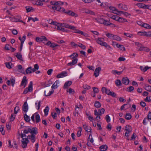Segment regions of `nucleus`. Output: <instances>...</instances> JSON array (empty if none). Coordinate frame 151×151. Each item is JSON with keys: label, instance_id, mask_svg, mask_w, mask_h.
<instances>
[{"label": "nucleus", "instance_id": "ddd939ff", "mask_svg": "<svg viewBox=\"0 0 151 151\" xmlns=\"http://www.w3.org/2000/svg\"><path fill=\"white\" fill-rule=\"evenodd\" d=\"M101 70V68L100 67H98L96 69L94 73L96 77H97L99 76Z\"/></svg>", "mask_w": 151, "mask_h": 151}, {"label": "nucleus", "instance_id": "412c9836", "mask_svg": "<svg viewBox=\"0 0 151 151\" xmlns=\"http://www.w3.org/2000/svg\"><path fill=\"white\" fill-rule=\"evenodd\" d=\"M18 68L17 70L21 73H22L23 74L24 71V68L22 67L21 65H19L17 66Z\"/></svg>", "mask_w": 151, "mask_h": 151}, {"label": "nucleus", "instance_id": "5fc2aeb1", "mask_svg": "<svg viewBox=\"0 0 151 151\" xmlns=\"http://www.w3.org/2000/svg\"><path fill=\"white\" fill-rule=\"evenodd\" d=\"M111 23L108 21L104 20L103 24L106 26H109L111 25Z\"/></svg>", "mask_w": 151, "mask_h": 151}, {"label": "nucleus", "instance_id": "c03bdc74", "mask_svg": "<svg viewBox=\"0 0 151 151\" xmlns=\"http://www.w3.org/2000/svg\"><path fill=\"white\" fill-rule=\"evenodd\" d=\"M106 37L108 38L113 39L114 35L109 33H107L106 34Z\"/></svg>", "mask_w": 151, "mask_h": 151}, {"label": "nucleus", "instance_id": "f257e3e1", "mask_svg": "<svg viewBox=\"0 0 151 151\" xmlns=\"http://www.w3.org/2000/svg\"><path fill=\"white\" fill-rule=\"evenodd\" d=\"M50 4L52 5L51 7L52 9L58 11L60 12H63L68 14L69 15L73 16L76 15L75 17L77 16V15L75 14L73 12L70 10L65 11V10L63 8H61L60 5H63V3L60 1H51Z\"/></svg>", "mask_w": 151, "mask_h": 151}, {"label": "nucleus", "instance_id": "69168bd1", "mask_svg": "<svg viewBox=\"0 0 151 151\" xmlns=\"http://www.w3.org/2000/svg\"><path fill=\"white\" fill-rule=\"evenodd\" d=\"M135 44L139 48H140L142 46V45L138 42H135Z\"/></svg>", "mask_w": 151, "mask_h": 151}, {"label": "nucleus", "instance_id": "0e129e2a", "mask_svg": "<svg viewBox=\"0 0 151 151\" xmlns=\"http://www.w3.org/2000/svg\"><path fill=\"white\" fill-rule=\"evenodd\" d=\"M88 140L90 141L91 143H93V140L91 134H90L89 135Z\"/></svg>", "mask_w": 151, "mask_h": 151}, {"label": "nucleus", "instance_id": "3c124183", "mask_svg": "<svg viewBox=\"0 0 151 151\" xmlns=\"http://www.w3.org/2000/svg\"><path fill=\"white\" fill-rule=\"evenodd\" d=\"M26 9L27 12H31L32 10L33 9L32 7L30 6H26Z\"/></svg>", "mask_w": 151, "mask_h": 151}, {"label": "nucleus", "instance_id": "6e6552de", "mask_svg": "<svg viewBox=\"0 0 151 151\" xmlns=\"http://www.w3.org/2000/svg\"><path fill=\"white\" fill-rule=\"evenodd\" d=\"M36 40L37 42H42L44 40L47 41V39L46 37L44 36H42L41 37H37L36 38Z\"/></svg>", "mask_w": 151, "mask_h": 151}, {"label": "nucleus", "instance_id": "774afa93", "mask_svg": "<svg viewBox=\"0 0 151 151\" xmlns=\"http://www.w3.org/2000/svg\"><path fill=\"white\" fill-rule=\"evenodd\" d=\"M51 114L52 116L54 119H55L57 116V114L55 112H52Z\"/></svg>", "mask_w": 151, "mask_h": 151}, {"label": "nucleus", "instance_id": "c9c22d12", "mask_svg": "<svg viewBox=\"0 0 151 151\" xmlns=\"http://www.w3.org/2000/svg\"><path fill=\"white\" fill-rule=\"evenodd\" d=\"M111 73L114 74H117L119 75H120L122 73V71H118L116 70H112Z\"/></svg>", "mask_w": 151, "mask_h": 151}, {"label": "nucleus", "instance_id": "f03ea898", "mask_svg": "<svg viewBox=\"0 0 151 151\" xmlns=\"http://www.w3.org/2000/svg\"><path fill=\"white\" fill-rule=\"evenodd\" d=\"M23 133L26 134L30 133L31 134L32 133H35V134H36L38 133L37 129L36 127L28 128L24 130Z\"/></svg>", "mask_w": 151, "mask_h": 151}, {"label": "nucleus", "instance_id": "6e6d98bb", "mask_svg": "<svg viewBox=\"0 0 151 151\" xmlns=\"http://www.w3.org/2000/svg\"><path fill=\"white\" fill-rule=\"evenodd\" d=\"M19 110V107L18 106H16L14 109V114H17L18 111Z\"/></svg>", "mask_w": 151, "mask_h": 151}, {"label": "nucleus", "instance_id": "a19ab883", "mask_svg": "<svg viewBox=\"0 0 151 151\" xmlns=\"http://www.w3.org/2000/svg\"><path fill=\"white\" fill-rule=\"evenodd\" d=\"M32 20L33 22H35L36 21H38V19L37 17H35V18H33L32 17H29L28 19V22H29V21Z\"/></svg>", "mask_w": 151, "mask_h": 151}, {"label": "nucleus", "instance_id": "9b49d317", "mask_svg": "<svg viewBox=\"0 0 151 151\" xmlns=\"http://www.w3.org/2000/svg\"><path fill=\"white\" fill-rule=\"evenodd\" d=\"M10 20L12 22H19L23 23L24 24H26V23L25 22H24L22 20H20V19H17L14 17H10Z\"/></svg>", "mask_w": 151, "mask_h": 151}, {"label": "nucleus", "instance_id": "f704fd0d", "mask_svg": "<svg viewBox=\"0 0 151 151\" xmlns=\"http://www.w3.org/2000/svg\"><path fill=\"white\" fill-rule=\"evenodd\" d=\"M94 105L96 108H99L101 106V104L99 101H95Z\"/></svg>", "mask_w": 151, "mask_h": 151}, {"label": "nucleus", "instance_id": "4d7b16f0", "mask_svg": "<svg viewBox=\"0 0 151 151\" xmlns=\"http://www.w3.org/2000/svg\"><path fill=\"white\" fill-rule=\"evenodd\" d=\"M120 12H121L119 13V15L121 14H123L125 16H128L129 15H130L128 13L126 12H124L122 11H119Z\"/></svg>", "mask_w": 151, "mask_h": 151}, {"label": "nucleus", "instance_id": "393cba45", "mask_svg": "<svg viewBox=\"0 0 151 151\" xmlns=\"http://www.w3.org/2000/svg\"><path fill=\"white\" fill-rule=\"evenodd\" d=\"M58 83L59 81L58 80H56L52 86V89L57 88L58 87Z\"/></svg>", "mask_w": 151, "mask_h": 151}, {"label": "nucleus", "instance_id": "4468645a", "mask_svg": "<svg viewBox=\"0 0 151 151\" xmlns=\"http://www.w3.org/2000/svg\"><path fill=\"white\" fill-rule=\"evenodd\" d=\"M122 81V83L126 85H128L129 82V79L127 77L123 78Z\"/></svg>", "mask_w": 151, "mask_h": 151}, {"label": "nucleus", "instance_id": "f8f14e48", "mask_svg": "<svg viewBox=\"0 0 151 151\" xmlns=\"http://www.w3.org/2000/svg\"><path fill=\"white\" fill-rule=\"evenodd\" d=\"M49 89H47L44 91V94L45 96H50L54 92V91L52 90L51 91H49Z\"/></svg>", "mask_w": 151, "mask_h": 151}, {"label": "nucleus", "instance_id": "2eb2a0df", "mask_svg": "<svg viewBox=\"0 0 151 151\" xmlns=\"http://www.w3.org/2000/svg\"><path fill=\"white\" fill-rule=\"evenodd\" d=\"M32 68L31 67L27 68L25 72L24 71L23 74L26 75L28 74H30L32 73Z\"/></svg>", "mask_w": 151, "mask_h": 151}, {"label": "nucleus", "instance_id": "603ef678", "mask_svg": "<svg viewBox=\"0 0 151 151\" xmlns=\"http://www.w3.org/2000/svg\"><path fill=\"white\" fill-rule=\"evenodd\" d=\"M5 64L7 68L9 69H10L12 68L11 65L12 63L11 62L6 63Z\"/></svg>", "mask_w": 151, "mask_h": 151}, {"label": "nucleus", "instance_id": "f3484780", "mask_svg": "<svg viewBox=\"0 0 151 151\" xmlns=\"http://www.w3.org/2000/svg\"><path fill=\"white\" fill-rule=\"evenodd\" d=\"M47 45L51 47L54 48L58 46L59 45L58 44H56L55 43H52L51 41H48V43L47 44Z\"/></svg>", "mask_w": 151, "mask_h": 151}, {"label": "nucleus", "instance_id": "0eeeda50", "mask_svg": "<svg viewBox=\"0 0 151 151\" xmlns=\"http://www.w3.org/2000/svg\"><path fill=\"white\" fill-rule=\"evenodd\" d=\"M27 83V80L26 76H24L23 77L21 83L20 84V86H24V88L26 87V84Z\"/></svg>", "mask_w": 151, "mask_h": 151}, {"label": "nucleus", "instance_id": "4c0bfd02", "mask_svg": "<svg viewBox=\"0 0 151 151\" xmlns=\"http://www.w3.org/2000/svg\"><path fill=\"white\" fill-rule=\"evenodd\" d=\"M79 130L78 131L77 133V136L78 137H80L81 135V132L82 131V128L81 127H78Z\"/></svg>", "mask_w": 151, "mask_h": 151}, {"label": "nucleus", "instance_id": "864d4df0", "mask_svg": "<svg viewBox=\"0 0 151 151\" xmlns=\"http://www.w3.org/2000/svg\"><path fill=\"white\" fill-rule=\"evenodd\" d=\"M101 45L104 46L106 47L108 49L111 48V47H110V46L106 42H103Z\"/></svg>", "mask_w": 151, "mask_h": 151}, {"label": "nucleus", "instance_id": "a211bd4d", "mask_svg": "<svg viewBox=\"0 0 151 151\" xmlns=\"http://www.w3.org/2000/svg\"><path fill=\"white\" fill-rule=\"evenodd\" d=\"M73 32L81 34L85 37H87L88 36V35L87 33H84L83 31H80L79 29H76V31H74Z\"/></svg>", "mask_w": 151, "mask_h": 151}, {"label": "nucleus", "instance_id": "6ab92c4d", "mask_svg": "<svg viewBox=\"0 0 151 151\" xmlns=\"http://www.w3.org/2000/svg\"><path fill=\"white\" fill-rule=\"evenodd\" d=\"M78 59L77 58H74V59L72 60L71 62L68 63L67 64L68 66H71L73 65H74L76 64L78 62Z\"/></svg>", "mask_w": 151, "mask_h": 151}, {"label": "nucleus", "instance_id": "b1692460", "mask_svg": "<svg viewBox=\"0 0 151 151\" xmlns=\"http://www.w3.org/2000/svg\"><path fill=\"white\" fill-rule=\"evenodd\" d=\"M83 127L84 129L86 131L88 132H91V128L90 127L86 126V125H83Z\"/></svg>", "mask_w": 151, "mask_h": 151}, {"label": "nucleus", "instance_id": "c756f323", "mask_svg": "<svg viewBox=\"0 0 151 151\" xmlns=\"http://www.w3.org/2000/svg\"><path fill=\"white\" fill-rule=\"evenodd\" d=\"M125 130L127 132H131L132 131L131 127L128 125H127L125 127Z\"/></svg>", "mask_w": 151, "mask_h": 151}, {"label": "nucleus", "instance_id": "bb28decb", "mask_svg": "<svg viewBox=\"0 0 151 151\" xmlns=\"http://www.w3.org/2000/svg\"><path fill=\"white\" fill-rule=\"evenodd\" d=\"M117 21L120 23H124L125 22H127V20L124 18L121 17H119Z\"/></svg>", "mask_w": 151, "mask_h": 151}, {"label": "nucleus", "instance_id": "2f4dec72", "mask_svg": "<svg viewBox=\"0 0 151 151\" xmlns=\"http://www.w3.org/2000/svg\"><path fill=\"white\" fill-rule=\"evenodd\" d=\"M96 20L97 22H98L99 23H100L101 24H104V20L103 18H99L96 19Z\"/></svg>", "mask_w": 151, "mask_h": 151}, {"label": "nucleus", "instance_id": "72a5a7b5", "mask_svg": "<svg viewBox=\"0 0 151 151\" xmlns=\"http://www.w3.org/2000/svg\"><path fill=\"white\" fill-rule=\"evenodd\" d=\"M132 116L129 113H127L125 115V118L126 119L129 120L132 118Z\"/></svg>", "mask_w": 151, "mask_h": 151}, {"label": "nucleus", "instance_id": "ea45409f", "mask_svg": "<svg viewBox=\"0 0 151 151\" xmlns=\"http://www.w3.org/2000/svg\"><path fill=\"white\" fill-rule=\"evenodd\" d=\"M49 110V108L48 106H47L45 107V109L44 110V111L45 113V115L47 116L48 114V112Z\"/></svg>", "mask_w": 151, "mask_h": 151}, {"label": "nucleus", "instance_id": "a18cd8bd", "mask_svg": "<svg viewBox=\"0 0 151 151\" xmlns=\"http://www.w3.org/2000/svg\"><path fill=\"white\" fill-rule=\"evenodd\" d=\"M36 122L37 123L40 121V118L39 114H36L35 116Z\"/></svg>", "mask_w": 151, "mask_h": 151}, {"label": "nucleus", "instance_id": "bf43d9fd", "mask_svg": "<svg viewBox=\"0 0 151 151\" xmlns=\"http://www.w3.org/2000/svg\"><path fill=\"white\" fill-rule=\"evenodd\" d=\"M26 36L25 35H24L23 37L22 38H21V37H20L19 38V39L21 41V42H22L23 41V43H24V41L26 39Z\"/></svg>", "mask_w": 151, "mask_h": 151}, {"label": "nucleus", "instance_id": "338daca9", "mask_svg": "<svg viewBox=\"0 0 151 151\" xmlns=\"http://www.w3.org/2000/svg\"><path fill=\"white\" fill-rule=\"evenodd\" d=\"M134 88L132 86H129L128 88V91L131 92L134 90Z\"/></svg>", "mask_w": 151, "mask_h": 151}, {"label": "nucleus", "instance_id": "aec40b11", "mask_svg": "<svg viewBox=\"0 0 151 151\" xmlns=\"http://www.w3.org/2000/svg\"><path fill=\"white\" fill-rule=\"evenodd\" d=\"M95 40L97 43L101 45H102V44L104 42L103 41L104 39L102 38L98 37L97 39H96Z\"/></svg>", "mask_w": 151, "mask_h": 151}, {"label": "nucleus", "instance_id": "49530a36", "mask_svg": "<svg viewBox=\"0 0 151 151\" xmlns=\"http://www.w3.org/2000/svg\"><path fill=\"white\" fill-rule=\"evenodd\" d=\"M67 92H69L70 94H73L75 92L74 90L71 88L67 89L66 91Z\"/></svg>", "mask_w": 151, "mask_h": 151}, {"label": "nucleus", "instance_id": "79ce46f5", "mask_svg": "<svg viewBox=\"0 0 151 151\" xmlns=\"http://www.w3.org/2000/svg\"><path fill=\"white\" fill-rule=\"evenodd\" d=\"M43 1L42 0H39L37 1L35 4L38 6H42L43 5V3L42 2Z\"/></svg>", "mask_w": 151, "mask_h": 151}, {"label": "nucleus", "instance_id": "58836bf2", "mask_svg": "<svg viewBox=\"0 0 151 151\" xmlns=\"http://www.w3.org/2000/svg\"><path fill=\"white\" fill-rule=\"evenodd\" d=\"M24 117L25 120L27 122L30 121V119L29 116L27 115L26 114H25L24 115Z\"/></svg>", "mask_w": 151, "mask_h": 151}, {"label": "nucleus", "instance_id": "cd10ccee", "mask_svg": "<svg viewBox=\"0 0 151 151\" xmlns=\"http://www.w3.org/2000/svg\"><path fill=\"white\" fill-rule=\"evenodd\" d=\"M15 55L18 59L23 61L22 59V56L20 53H15Z\"/></svg>", "mask_w": 151, "mask_h": 151}, {"label": "nucleus", "instance_id": "7ed1b4c3", "mask_svg": "<svg viewBox=\"0 0 151 151\" xmlns=\"http://www.w3.org/2000/svg\"><path fill=\"white\" fill-rule=\"evenodd\" d=\"M29 141L27 138H25L22 139L21 140V145L23 148H25L27 146V144L29 143Z\"/></svg>", "mask_w": 151, "mask_h": 151}, {"label": "nucleus", "instance_id": "a878e982", "mask_svg": "<svg viewBox=\"0 0 151 151\" xmlns=\"http://www.w3.org/2000/svg\"><path fill=\"white\" fill-rule=\"evenodd\" d=\"M72 83L71 81H69L65 82L64 84L63 88H67L68 87L70 86Z\"/></svg>", "mask_w": 151, "mask_h": 151}, {"label": "nucleus", "instance_id": "e433bc0d", "mask_svg": "<svg viewBox=\"0 0 151 151\" xmlns=\"http://www.w3.org/2000/svg\"><path fill=\"white\" fill-rule=\"evenodd\" d=\"M36 107L37 110H38L41 106V101H40L38 103L36 102L35 103Z\"/></svg>", "mask_w": 151, "mask_h": 151}, {"label": "nucleus", "instance_id": "20e7f679", "mask_svg": "<svg viewBox=\"0 0 151 151\" xmlns=\"http://www.w3.org/2000/svg\"><path fill=\"white\" fill-rule=\"evenodd\" d=\"M32 82H30L28 88H26L23 92V93L26 94L28 92H31L32 91Z\"/></svg>", "mask_w": 151, "mask_h": 151}, {"label": "nucleus", "instance_id": "1a4fd4ad", "mask_svg": "<svg viewBox=\"0 0 151 151\" xmlns=\"http://www.w3.org/2000/svg\"><path fill=\"white\" fill-rule=\"evenodd\" d=\"M22 110L25 113L28 110V106L27 101L25 102L23 105Z\"/></svg>", "mask_w": 151, "mask_h": 151}, {"label": "nucleus", "instance_id": "13d9d810", "mask_svg": "<svg viewBox=\"0 0 151 151\" xmlns=\"http://www.w3.org/2000/svg\"><path fill=\"white\" fill-rule=\"evenodd\" d=\"M49 24H53L54 25H55V26H58V25L59 24H60L58 23H57V22H54L52 20L51 22H49Z\"/></svg>", "mask_w": 151, "mask_h": 151}, {"label": "nucleus", "instance_id": "37998d69", "mask_svg": "<svg viewBox=\"0 0 151 151\" xmlns=\"http://www.w3.org/2000/svg\"><path fill=\"white\" fill-rule=\"evenodd\" d=\"M142 27L148 29H151V26L146 23H143Z\"/></svg>", "mask_w": 151, "mask_h": 151}, {"label": "nucleus", "instance_id": "8fccbe9b", "mask_svg": "<svg viewBox=\"0 0 151 151\" xmlns=\"http://www.w3.org/2000/svg\"><path fill=\"white\" fill-rule=\"evenodd\" d=\"M115 83L117 86H121L122 85L121 81L119 79L115 81Z\"/></svg>", "mask_w": 151, "mask_h": 151}, {"label": "nucleus", "instance_id": "09e8293b", "mask_svg": "<svg viewBox=\"0 0 151 151\" xmlns=\"http://www.w3.org/2000/svg\"><path fill=\"white\" fill-rule=\"evenodd\" d=\"M78 56V53H73L72 54L69 56V57H72V59H74L75 58L77 57Z\"/></svg>", "mask_w": 151, "mask_h": 151}, {"label": "nucleus", "instance_id": "5701e85b", "mask_svg": "<svg viewBox=\"0 0 151 151\" xmlns=\"http://www.w3.org/2000/svg\"><path fill=\"white\" fill-rule=\"evenodd\" d=\"M139 50L140 51H145L148 52L150 51V49L144 46H142L140 48H138Z\"/></svg>", "mask_w": 151, "mask_h": 151}, {"label": "nucleus", "instance_id": "680f3d73", "mask_svg": "<svg viewBox=\"0 0 151 151\" xmlns=\"http://www.w3.org/2000/svg\"><path fill=\"white\" fill-rule=\"evenodd\" d=\"M105 119H106V122H110V121H111V119H110V117H109V116L108 115H106V117H105Z\"/></svg>", "mask_w": 151, "mask_h": 151}, {"label": "nucleus", "instance_id": "de8ad7c7", "mask_svg": "<svg viewBox=\"0 0 151 151\" xmlns=\"http://www.w3.org/2000/svg\"><path fill=\"white\" fill-rule=\"evenodd\" d=\"M136 5L138 7L142 8L144 9V6H145V4L143 3H138L136 4Z\"/></svg>", "mask_w": 151, "mask_h": 151}, {"label": "nucleus", "instance_id": "4be33fe9", "mask_svg": "<svg viewBox=\"0 0 151 151\" xmlns=\"http://www.w3.org/2000/svg\"><path fill=\"white\" fill-rule=\"evenodd\" d=\"M99 148L101 151H106L108 148V146L106 145H103L100 146Z\"/></svg>", "mask_w": 151, "mask_h": 151}, {"label": "nucleus", "instance_id": "9d476101", "mask_svg": "<svg viewBox=\"0 0 151 151\" xmlns=\"http://www.w3.org/2000/svg\"><path fill=\"white\" fill-rule=\"evenodd\" d=\"M67 72L66 71H63L60 73L58 74L57 76V78H63L67 76Z\"/></svg>", "mask_w": 151, "mask_h": 151}, {"label": "nucleus", "instance_id": "423d86ee", "mask_svg": "<svg viewBox=\"0 0 151 151\" xmlns=\"http://www.w3.org/2000/svg\"><path fill=\"white\" fill-rule=\"evenodd\" d=\"M34 134L35 133H32L31 135H29L27 137L28 139H30L32 143H34L36 140V137Z\"/></svg>", "mask_w": 151, "mask_h": 151}, {"label": "nucleus", "instance_id": "e2e57ef3", "mask_svg": "<svg viewBox=\"0 0 151 151\" xmlns=\"http://www.w3.org/2000/svg\"><path fill=\"white\" fill-rule=\"evenodd\" d=\"M93 89L94 93H98L99 92V90L97 88L95 87H93Z\"/></svg>", "mask_w": 151, "mask_h": 151}, {"label": "nucleus", "instance_id": "473e14b6", "mask_svg": "<svg viewBox=\"0 0 151 151\" xmlns=\"http://www.w3.org/2000/svg\"><path fill=\"white\" fill-rule=\"evenodd\" d=\"M144 88L146 90L149 92H151V86L147 84L145 85Z\"/></svg>", "mask_w": 151, "mask_h": 151}, {"label": "nucleus", "instance_id": "39448f33", "mask_svg": "<svg viewBox=\"0 0 151 151\" xmlns=\"http://www.w3.org/2000/svg\"><path fill=\"white\" fill-rule=\"evenodd\" d=\"M60 25L63 27H64L66 28L73 29L74 31H76V27L74 26H72L67 24H61Z\"/></svg>", "mask_w": 151, "mask_h": 151}, {"label": "nucleus", "instance_id": "dca6fc26", "mask_svg": "<svg viewBox=\"0 0 151 151\" xmlns=\"http://www.w3.org/2000/svg\"><path fill=\"white\" fill-rule=\"evenodd\" d=\"M109 9L111 10H112L114 11L115 13L117 15H119V13L122 12H120L116 8L112 6H110L109 7Z\"/></svg>", "mask_w": 151, "mask_h": 151}, {"label": "nucleus", "instance_id": "c85d7f7f", "mask_svg": "<svg viewBox=\"0 0 151 151\" xmlns=\"http://www.w3.org/2000/svg\"><path fill=\"white\" fill-rule=\"evenodd\" d=\"M84 12L86 13L92 15H94V12L88 9H84Z\"/></svg>", "mask_w": 151, "mask_h": 151}, {"label": "nucleus", "instance_id": "052dcab7", "mask_svg": "<svg viewBox=\"0 0 151 151\" xmlns=\"http://www.w3.org/2000/svg\"><path fill=\"white\" fill-rule=\"evenodd\" d=\"M10 81L12 86H14L15 83V80L13 78H10Z\"/></svg>", "mask_w": 151, "mask_h": 151}, {"label": "nucleus", "instance_id": "7c9ffc66", "mask_svg": "<svg viewBox=\"0 0 151 151\" xmlns=\"http://www.w3.org/2000/svg\"><path fill=\"white\" fill-rule=\"evenodd\" d=\"M113 40H116L117 41H120L122 40V38L117 35H114Z\"/></svg>", "mask_w": 151, "mask_h": 151}]
</instances>
